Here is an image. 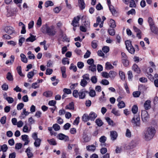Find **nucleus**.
I'll use <instances>...</instances> for the list:
<instances>
[{
    "mask_svg": "<svg viewBox=\"0 0 158 158\" xmlns=\"http://www.w3.org/2000/svg\"><path fill=\"white\" fill-rule=\"evenodd\" d=\"M111 113H113L115 115L118 116L120 115L119 111L118 110H116V109L115 108H113L112 109V110L111 111Z\"/></svg>",
    "mask_w": 158,
    "mask_h": 158,
    "instance_id": "c03bdc74",
    "label": "nucleus"
},
{
    "mask_svg": "<svg viewBox=\"0 0 158 158\" xmlns=\"http://www.w3.org/2000/svg\"><path fill=\"white\" fill-rule=\"evenodd\" d=\"M53 2L51 1H47L45 4V6L46 7H48L49 6H53Z\"/></svg>",
    "mask_w": 158,
    "mask_h": 158,
    "instance_id": "4c0bfd02",
    "label": "nucleus"
},
{
    "mask_svg": "<svg viewBox=\"0 0 158 158\" xmlns=\"http://www.w3.org/2000/svg\"><path fill=\"white\" fill-rule=\"evenodd\" d=\"M30 35L31 36L26 40V41L27 42L29 41L31 42H33L36 40L35 36L32 35H31V34Z\"/></svg>",
    "mask_w": 158,
    "mask_h": 158,
    "instance_id": "cd10ccee",
    "label": "nucleus"
},
{
    "mask_svg": "<svg viewBox=\"0 0 158 158\" xmlns=\"http://www.w3.org/2000/svg\"><path fill=\"white\" fill-rule=\"evenodd\" d=\"M105 119L109 125L112 126H114L115 125V124L114 123L113 121L109 117H106Z\"/></svg>",
    "mask_w": 158,
    "mask_h": 158,
    "instance_id": "c85d7f7f",
    "label": "nucleus"
},
{
    "mask_svg": "<svg viewBox=\"0 0 158 158\" xmlns=\"http://www.w3.org/2000/svg\"><path fill=\"white\" fill-rule=\"evenodd\" d=\"M126 48L128 51L131 54H134L135 53V49L132 45L131 42L129 40L125 42Z\"/></svg>",
    "mask_w": 158,
    "mask_h": 158,
    "instance_id": "f03ea898",
    "label": "nucleus"
},
{
    "mask_svg": "<svg viewBox=\"0 0 158 158\" xmlns=\"http://www.w3.org/2000/svg\"><path fill=\"white\" fill-rule=\"evenodd\" d=\"M80 17L79 16L75 17L72 21L71 24L74 27H77L79 23V21L80 19Z\"/></svg>",
    "mask_w": 158,
    "mask_h": 158,
    "instance_id": "0eeeda50",
    "label": "nucleus"
},
{
    "mask_svg": "<svg viewBox=\"0 0 158 158\" xmlns=\"http://www.w3.org/2000/svg\"><path fill=\"white\" fill-rule=\"evenodd\" d=\"M110 26L113 28H114L116 27V25H115V21L114 20L111 19L110 21Z\"/></svg>",
    "mask_w": 158,
    "mask_h": 158,
    "instance_id": "a18cd8bd",
    "label": "nucleus"
},
{
    "mask_svg": "<svg viewBox=\"0 0 158 158\" xmlns=\"http://www.w3.org/2000/svg\"><path fill=\"white\" fill-rule=\"evenodd\" d=\"M117 106L119 108L121 109L125 107V104L123 101L118 102Z\"/></svg>",
    "mask_w": 158,
    "mask_h": 158,
    "instance_id": "473e14b6",
    "label": "nucleus"
},
{
    "mask_svg": "<svg viewBox=\"0 0 158 158\" xmlns=\"http://www.w3.org/2000/svg\"><path fill=\"white\" fill-rule=\"evenodd\" d=\"M132 69L137 73L139 74L140 73L141 70L137 64H134L132 66Z\"/></svg>",
    "mask_w": 158,
    "mask_h": 158,
    "instance_id": "6ab92c4d",
    "label": "nucleus"
},
{
    "mask_svg": "<svg viewBox=\"0 0 158 158\" xmlns=\"http://www.w3.org/2000/svg\"><path fill=\"white\" fill-rule=\"evenodd\" d=\"M109 34L111 35H114L115 34V31L113 29H109L108 31Z\"/></svg>",
    "mask_w": 158,
    "mask_h": 158,
    "instance_id": "864d4df0",
    "label": "nucleus"
},
{
    "mask_svg": "<svg viewBox=\"0 0 158 158\" xmlns=\"http://www.w3.org/2000/svg\"><path fill=\"white\" fill-rule=\"evenodd\" d=\"M77 66L80 69H82L84 66V64L82 62H78L77 63Z\"/></svg>",
    "mask_w": 158,
    "mask_h": 158,
    "instance_id": "0e129e2a",
    "label": "nucleus"
},
{
    "mask_svg": "<svg viewBox=\"0 0 158 158\" xmlns=\"http://www.w3.org/2000/svg\"><path fill=\"white\" fill-rule=\"evenodd\" d=\"M132 122L134 123L136 126H139L140 124L139 115L137 114L134 115L132 119Z\"/></svg>",
    "mask_w": 158,
    "mask_h": 158,
    "instance_id": "20e7f679",
    "label": "nucleus"
},
{
    "mask_svg": "<svg viewBox=\"0 0 158 158\" xmlns=\"http://www.w3.org/2000/svg\"><path fill=\"white\" fill-rule=\"evenodd\" d=\"M83 138L84 141L85 142H88L90 140V139L88 137V136L85 134L83 135Z\"/></svg>",
    "mask_w": 158,
    "mask_h": 158,
    "instance_id": "a19ab883",
    "label": "nucleus"
},
{
    "mask_svg": "<svg viewBox=\"0 0 158 158\" xmlns=\"http://www.w3.org/2000/svg\"><path fill=\"white\" fill-rule=\"evenodd\" d=\"M141 116L142 121L144 123L147 122L149 118V116L147 111L145 110L142 111Z\"/></svg>",
    "mask_w": 158,
    "mask_h": 158,
    "instance_id": "7ed1b4c3",
    "label": "nucleus"
},
{
    "mask_svg": "<svg viewBox=\"0 0 158 158\" xmlns=\"http://www.w3.org/2000/svg\"><path fill=\"white\" fill-rule=\"evenodd\" d=\"M62 74V76L63 78L66 77V75L65 73L66 68L64 66H62L60 68Z\"/></svg>",
    "mask_w": 158,
    "mask_h": 158,
    "instance_id": "393cba45",
    "label": "nucleus"
},
{
    "mask_svg": "<svg viewBox=\"0 0 158 158\" xmlns=\"http://www.w3.org/2000/svg\"><path fill=\"white\" fill-rule=\"evenodd\" d=\"M21 138L22 140L25 142L24 145H27L30 142V141L29 140L28 136L26 135H22Z\"/></svg>",
    "mask_w": 158,
    "mask_h": 158,
    "instance_id": "f8f14e48",
    "label": "nucleus"
},
{
    "mask_svg": "<svg viewBox=\"0 0 158 158\" xmlns=\"http://www.w3.org/2000/svg\"><path fill=\"white\" fill-rule=\"evenodd\" d=\"M106 137L104 136L103 135L101 137L99 138V141L101 143V145L102 146H105V142L106 140Z\"/></svg>",
    "mask_w": 158,
    "mask_h": 158,
    "instance_id": "4468645a",
    "label": "nucleus"
},
{
    "mask_svg": "<svg viewBox=\"0 0 158 158\" xmlns=\"http://www.w3.org/2000/svg\"><path fill=\"white\" fill-rule=\"evenodd\" d=\"M138 143V141L137 140H133L130 142L129 145L126 147L127 149L130 150L135 148Z\"/></svg>",
    "mask_w": 158,
    "mask_h": 158,
    "instance_id": "39448f33",
    "label": "nucleus"
},
{
    "mask_svg": "<svg viewBox=\"0 0 158 158\" xmlns=\"http://www.w3.org/2000/svg\"><path fill=\"white\" fill-rule=\"evenodd\" d=\"M56 33V31L55 30L54 27L51 26L49 27L46 34L50 36H54Z\"/></svg>",
    "mask_w": 158,
    "mask_h": 158,
    "instance_id": "423d86ee",
    "label": "nucleus"
},
{
    "mask_svg": "<svg viewBox=\"0 0 158 158\" xmlns=\"http://www.w3.org/2000/svg\"><path fill=\"white\" fill-rule=\"evenodd\" d=\"M62 63L64 65H65L66 64H69V62L68 58L65 57L62 60Z\"/></svg>",
    "mask_w": 158,
    "mask_h": 158,
    "instance_id": "8fccbe9b",
    "label": "nucleus"
},
{
    "mask_svg": "<svg viewBox=\"0 0 158 158\" xmlns=\"http://www.w3.org/2000/svg\"><path fill=\"white\" fill-rule=\"evenodd\" d=\"M89 69L93 72L96 71V66L94 64L90 65L89 67Z\"/></svg>",
    "mask_w": 158,
    "mask_h": 158,
    "instance_id": "ea45409f",
    "label": "nucleus"
},
{
    "mask_svg": "<svg viewBox=\"0 0 158 158\" xmlns=\"http://www.w3.org/2000/svg\"><path fill=\"white\" fill-rule=\"evenodd\" d=\"M35 140V142L34 143V145L36 147H39L40 146L41 140L40 139L38 138L37 139H36Z\"/></svg>",
    "mask_w": 158,
    "mask_h": 158,
    "instance_id": "7c9ffc66",
    "label": "nucleus"
},
{
    "mask_svg": "<svg viewBox=\"0 0 158 158\" xmlns=\"http://www.w3.org/2000/svg\"><path fill=\"white\" fill-rule=\"evenodd\" d=\"M86 148L88 151L94 152L96 149L95 146L94 145L86 146Z\"/></svg>",
    "mask_w": 158,
    "mask_h": 158,
    "instance_id": "5701e85b",
    "label": "nucleus"
},
{
    "mask_svg": "<svg viewBox=\"0 0 158 158\" xmlns=\"http://www.w3.org/2000/svg\"><path fill=\"white\" fill-rule=\"evenodd\" d=\"M58 138L61 140H64L65 141H68L69 138L68 136L62 133H60L58 134Z\"/></svg>",
    "mask_w": 158,
    "mask_h": 158,
    "instance_id": "1a4fd4ad",
    "label": "nucleus"
},
{
    "mask_svg": "<svg viewBox=\"0 0 158 158\" xmlns=\"http://www.w3.org/2000/svg\"><path fill=\"white\" fill-rule=\"evenodd\" d=\"M110 11L112 13L113 15H114L116 13V10L114 9V7L112 5H110L108 6Z\"/></svg>",
    "mask_w": 158,
    "mask_h": 158,
    "instance_id": "72a5a7b5",
    "label": "nucleus"
},
{
    "mask_svg": "<svg viewBox=\"0 0 158 158\" xmlns=\"http://www.w3.org/2000/svg\"><path fill=\"white\" fill-rule=\"evenodd\" d=\"M82 77L83 79H82L84 80H85L86 81L88 82V81H90V78L89 77V75L88 74H85L82 76Z\"/></svg>",
    "mask_w": 158,
    "mask_h": 158,
    "instance_id": "58836bf2",
    "label": "nucleus"
},
{
    "mask_svg": "<svg viewBox=\"0 0 158 158\" xmlns=\"http://www.w3.org/2000/svg\"><path fill=\"white\" fill-rule=\"evenodd\" d=\"M17 71L18 74L21 77H24V75L22 73L21 68L20 66H18L16 69Z\"/></svg>",
    "mask_w": 158,
    "mask_h": 158,
    "instance_id": "e433bc0d",
    "label": "nucleus"
},
{
    "mask_svg": "<svg viewBox=\"0 0 158 158\" xmlns=\"http://www.w3.org/2000/svg\"><path fill=\"white\" fill-rule=\"evenodd\" d=\"M89 93V96L92 97H94L96 95L95 91L93 89L91 90Z\"/></svg>",
    "mask_w": 158,
    "mask_h": 158,
    "instance_id": "5fc2aeb1",
    "label": "nucleus"
},
{
    "mask_svg": "<svg viewBox=\"0 0 158 158\" xmlns=\"http://www.w3.org/2000/svg\"><path fill=\"white\" fill-rule=\"evenodd\" d=\"M24 104L22 103H19L17 106V109L18 110H21L24 106Z\"/></svg>",
    "mask_w": 158,
    "mask_h": 158,
    "instance_id": "338daca9",
    "label": "nucleus"
},
{
    "mask_svg": "<svg viewBox=\"0 0 158 158\" xmlns=\"http://www.w3.org/2000/svg\"><path fill=\"white\" fill-rule=\"evenodd\" d=\"M88 84V82L85 80L81 79L80 82V85L83 87L85 86Z\"/></svg>",
    "mask_w": 158,
    "mask_h": 158,
    "instance_id": "603ef678",
    "label": "nucleus"
},
{
    "mask_svg": "<svg viewBox=\"0 0 158 158\" xmlns=\"http://www.w3.org/2000/svg\"><path fill=\"white\" fill-rule=\"evenodd\" d=\"M27 153V155L28 158H30L33 157V154L31 152V150L29 147L25 151Z\"/></svg>",
    "mask_w": 158,
    "mask_h": 158,
    "instance_id": "b1692460",
    "label": "nucleus"
},
{
    "mask_svg": "<svg viewBox=\"0 0 158 158\" xmlns=\"http://www.w3.org/2000/svg\"><path fill=\"white\" fill-rule=\"evenodd\" d=\"M8 149V147L6 144H4L1 146V151L3 152L6 151Z\"/></svg>",
    "mask_w": 158,
    "mask_h": 158,
    "instance_id": "052dcab7",
    "label": "nucleus"
},
{
    "mask_svg": "<svg viewBox=\"0 0 158 158\" xmlns=\"http://www.w3.org/2000/svg\"><path fill=\"white\" fill-rule=\"evenodd\" d=\"M48 27L49 26L47 24H45L42 26L41 30L43 33L46 34Z\"/></svg>",
    "mask_w": 158,
    "mask_h": 158,
    "instance_id": "a211bd4d",
    "label": "nucleus"
},
{
    "mask_svg": "<svg viewBox=\"0 0 158 158\" xmlns=\"http://www.w3.org/2000/svg\"><path fill=\"white\" fill-rule=\"evenodd\" d=\"M52 128L54 129V130L56 131H59L60 129V126L56 123L53 125Z\"/></svg>",
    "mask_w": 158,
    "mask_h": 158,
    "instance_id": "de8ad7c7",
    "label": "nucleus"
},
{
    "mask_svg": "<svg viewBox=\"0 0 158 158\" xmlns=\"http://www.w3.org/2000/svg\"><path fill=\"white\" fill-rule=\"evenodd\" d=\"M88 92V91H86L84 89H81L79 92L78 96L79 98L81 99H83L85 98V93Z\"/></svg>",
    "mask_w": 158,
    "mask_h": 158,
    "instance_id": "9d476101",
    "label": "nucleus"
},
{
    "mask_svg": "<svg viewBox=\"0 0 158 158\" xmlns=\"http://www.w3.org/2000/svg\"><path fill=\"white\" fill-rule=\"evenodd\" d=\"M10 58L12 59L11 60H7L6 61V64H8L9 63H10L11 64H13L15 59V56H14L11 55L10 56Z\"/></svg>",
    "mask_w": 158,
    "mask_h": 158,
    "instance_id": "49530a36",
    "label": "nucleus"
},
{
    "mask_svg": "<svg viewBox=\"0 0 158 158\" xmlns=\"http://www.w3.org/2000/svg\"><path fill=\"white\" fill-rule=\"evenodd\" d=\"M30 113V112L26 111V109L25 108H23V112L21 113V117H22V116L24 115H25V116H27Z\"/></svg>",
    "mask_w": 158,
    "mask_h": 158,
    "instance_id": "bf43d9fd",
    "label": "nucleus"
},
{
    "mask_svg": "<svg viewBox=\"0 0 158 158\" xmlns=\"http://www.w3.org/2000/svg\"><path fill=\"white\" fill-rule=\"evenodd\" d=\"M5 95H6V97H5V95H4V98L6 100V101L8 102V103H12L14 101V99L10 97H8L6 94H5Z\"/></svg>",
    "mask_w": 158,
    "mask_h": 158,
    "instance_id": "aec40b11",
    "label": "nucleus"
},
{
    "mask_svg": "<svg viewBox=\"0 0 158 158\" xmlns=\"http://www.w3.org/2000/svg\"><path fill=\"white\" fill-rule=\"evenodd\" d=\"M6 78L9 81H12L13 80V76L10 72L7 73Z\"/></svg>",
    "mask_w": 158,
    "mask_h": 158,
    "instance_id": "f704fd0d",
    "label": "nucleus"
},
{
    "mask_svg": "<svg viewBox=\"0 0 158 158\" xmlns=\"http://www.w3.org/2000/svg\"><path fill=\"white\" fill-rule=\"evenodd\" d=\"M148 22L149 24V26L150 27V29H152V30H153V29H154V26H155L154 23L153 21V20L152 19L149 17L148 18Z\"/></svg>",
    "mask_w": 158,
    "mask_h": 158,
    "instance_id": "dca6fc26",
    "label": "nucleus"
},
{
    "mask_svg": "<svg viewBox=\"0 0 158 158\" xmlns=\"http://www.w3.org/2000/svg\"><path fill=\"white\" fill-rule=\"evenodd\" d=\"M133 29L134 31L136 32V36L138 37L139 39H140L141 38V31L136 27L135 26L133 27Z\"/></svg>",
    "mask_w": 158,
    "mask_h": 158,
    "instance_id": "ddd939ff",
    "label": "nucleus"
},
{
    "mask_svg": "<svg viewBox=\"0 0 158 158\" xmlns=\"http://www.w3.org/2000/svg\"><path fill=\"white\" fill-rule=\"evenodd\" d=\"M5 31L7 33L11 35L14 32V28L11 26H7L4 28Z\"/></svg>",
    "mask_w": 158,
    "mask_h": 158,
    "instance_id": "6e6552de",
    "label": "nucleus"
},
{
    "mask_svg": "<svg viewBox=\"0 0 158 158\" xmlns=\"http://www.w3.org/2000/svg\"><path fill=\"white\" fill-rule=\"evenodd\" d=\"M79 6L82 10L85 8V4L83 0H78Z\"/></svg>",
    "mask_w": 158,
    "mask_h": 158,
    "instance_id": "412c9836",
    "label": "nucleus"
},
{
    "mask_svg": "<svg viewBox=\"0 0 158 158\" xmlns=\"http://www.w3.org/2000/svg\"><path fill=\"white\" fill-rule=\"evenodd\" d=\"M79 92L77 90H74L73 92V95L75 98H77L79 96Z\"/></svg>",
    "mask_w": 158,
    "mask_h": 158,
    "instance_id": "13d9d810",
    "label": "nucleus"
},
{
    "mask_svg": "<svg viewBox=\"0 0 158 158\" xmlns=\"http://www.w3.org/2000/svg\"><path fill=\"white\" fill-rule=\"evenodd\" d=\"M65 108L69 110H74V105L73 102H71L69 104L66 106Z\"/></svg>",
    "mask_w": 158,
    "mask_h": 158,
    "instance_id": "bb28decb",
    "label": "nucleus"
},
{
    "mask_svg": "<svg viewBox=\"0 0 158 158\" xmlns=\"http://www.w3.org/2000/svg\"><path fill=\"white\" fill-rule=\"evenodd\" d=\"M156 132L155 128L152 127H149L144 133V139L145 140L149 141L154 137Z\"/></svg>",
    "mask_w": 158,
    "mask_h": 158,
    "instance_id": "f257e3e1",
    "label": "nucleus"
},
{
    "mask_svg": "<svg viewBox=\"0 0 158 158\" xmlns=\"http://www.w3.org/2000/svg\"><path fill=\"white\" fill-rule=\"evenodd\" d=\"M95 122L96 124L98 127H100L102 126L103 124L102 120L99 118L95 120Z\"/></svg>",
    "mask_w": 158,
    "mask_h": 158,
    "instance_id": "c756f323",
    "label": "nucleus"
},
{
    "mask_svg": "<svg viewBox=\"0 0 158 158\" xmlns=\"http://www.w3.org/2000/svg\"><path fill=\"white\" fill-rule=\"evenodd\" d=\"M60 35L61 36L62 40L63 41H69V40L67 38L66 35L64 34V32L63 31H61L60 33Z\"/></svg>",
    "mask_w": 158,
    "mask_h": 158,
    "instance_id": "4be33fe9",
    "label": "nucleus"
},
{
    "mask_svg": "<svg viewBox=\"0 0 158 158\" xmlns=\"http://www.w3.org/2000/svg\"><path fill=\"white\" fill-rule=\"evenodd\" d=\"M109 48L107 46H104L102 48L103 52L105 53H107L109 51Z\"/></svg>",
    "mask_w": 158,
    "mask_h": 158,
    "instance_id": "774afa93",
    "label": "nucleus"
},
{
    "mask_svg": "<svg viewBox=\"0 0 158 158\" xmlns=\"http://www.w3.org/2000/svg\"><path fill=\"white\" fill-rule=\"evenodd\" d=\"M109 77L111 78L114 77L116 75V73L113 71H111L109 73Z\"/></svg>",
    "mask_w": 158,
    "mask_h": 158,
    "instance_id": "09e8293b",
    "label": "nucleus"
},
{
    "mask_svg": "<svg viewBox=\"0 0 158 158\" xmlns=\"http://www.w3.org/2000/svg\"><path fill=\"white\" fill-rule=\"evenodd\" d=\"M82 118V120L85 122H86L88 121L89 120V115H88L87 114H84L83 115Z\"/></svg>",
    "mask_w": 158,
    "mask_h": 158,
    "instance_id": "c9c22d12",
    "label": "nucleus"
},
{
    "mask_svg": "<svg viewBox=\"0 0 158 158\" xmlns=\"http://www.w3.org/2000/svg\"><path fill=\"white\" fill-rule=\"evenodd\" d=\"M136 4L134 0H131L130 2V7H135Z\"/></svg>",
    "mask_w": 158,
    "mask_h": 158,
    "instance_id": "e2e57ef3",
    "label": "nucleus"
},
{
    "mask_svg": "<svg viewBox=\"0 0 158 158\" xmlns=\"http://www.w3.org/2000/svg\"><path fill=\"white\" fill-rule=\"evenodd\" d=\"M151 101L150 100L146 101L144 104V106L146 110H148L151 108Z\"/></svg>",
    "mask_w": 158,
    "mask_h": 158,
    "instance_id": "f3484780",
    "label": "nucleus"
},
{
    "mask_svg": "<svg viewBox=\"0 0 158 158\" xmlns=\"http://www.w3.org/2000/svg\"><path fill=\"white\" fill-rule=\"evenodd\" d=\"M53 94L52 92L51 91H46L44 93L43 95L46 97H51Z\"/></svg>",
    "mask_w": 158,
    "mask_h": 158,
    "instance_id": "a878e982",
    "label": "nucleus"
},
{
    "mask_svg": "<svg viewBox=\"0 0 158 158\" xmlns=\"http://www.w3.org/2000/svg\"><path fill=\"white\" fill-rule=\"evenodd\" d=\"M140 94V92L139 91H135L133 93V95L134 97H138Z\"/></svg>",
    "mask_w": 158,
    "mask_h": 158,
    "instance_id": "69168bd1",
    "label": "nucleus"
},
{
    "mask_svg": "<svg viewBox=\"0 0 158 158\" xmlns=\"http://www.w3.org/2000/svg\"><path fill=\"white\" fill-rule=\"evenodd\" d=\"M113 66L109 62H107L106 64V68L107 69H113Z\"/></svg>",
    "mask_w": 158,
    "mask_h": 158,
    "instance_id": "37998d69",
    "label": "nucleus"
},
{
    "mask_svg": "<svg viewBox=\"0 0 158 158\" xmlns=\"http://www.w3.org/2000/svg\"><path fill=\"white\" fill-rule=\"evenodd\" d=\"M122 63L125 66H127L128 65L129 62L127 59H123L122 60Z\"/></svg>",
    "mask_w": 158,
    "mask_h": 158,
    "instance_id": "3c124183",
    "label": "nucleus"
},
{
    "mask_svg": "<svg viewBox=\"0 0 158 158\" xmlns=\"http://www.w3.org/2000/svg\"><path fill=\"white\" fill-rule=\"evenodd\" d=\"M89 119L91 121H94L97 117V114L93 112H91L89 115Z\"/></svg>",
    "mask_w": 158,
    "mask_h": 158,
    "instance_id": "2eb2a0df",
    "label": "nucleus"
},
{
    "mask_svg": "<svg viewBox=\"0 0 158 158\" xmlns=\"http://www.w3.org/2000/svg\"><path fill=\"white\" fill-rule=\"evenodd\" d=\"M21 60L23 62L27 63V59L26 56L23 53H21L20 55Z\"/></svg>",
    "mask_w": 158,
    "mask_h": 158,
    "instance_id": "2f4dec72",
    "label": "nucleus"
},
{
    "mask_svg": "<svg viewBox=\"0 0 158 158\" xmlns=\"http://www.w3.org/2000/svg\"><path fill=\"white\" fill-rule=\"evenodd\" d=\"M84 23L82 25L84 26V27L87 29H89L90 27V22L88 21H85Z\"/></svg>",
    "mask_w": 158,
    "mask_h": 158,
    "instance_id": "6e6d98bb",
    "label": "nucleus"
},
{
    "mask_svg": "<svg viewBox=\"0 0 158 158\" xmlns=\"http://www.w3.org/2000/svg\"><path fill=\"white\" fill-rule=\"evenodd\" d=\"M47 141L49 143L50 145H55L56 144L55 140L53 139H48Z\"/></svg>",
    "mask_w": 158,
    "mask_h": 158,
    "instance_id": "79ce46f5",
    "label": "nucleus"
},
{
    "mask_svg": "<svg viewBox=\"0 0 158 158\" xmlns=\"http://www.w3.org/2000/svg\"><path fill=\"white\" fill-rule=\"evenodd\" d=\"M119 73L121 80H124L125 78L124 73L122 71H119Z\"/></svg>",
    "mask_w": 158,
    "mask_h": 158,
    "instance_id": "680f3d73",
    "label": "nucleus"
},
{
    "mask_svg": "<svg viewBox=\"0 0 158 158\" xmlns=\"http://www.w3.org/2000/svg\"><path fill=\"white\" fill-rule=\"evenodd\" d=\"M138 111V107L136 105H134L132 108V111L134 114H136Z\"/></svg>",
    "mask_w": 158,
    "mask_h": 158,
    "instance_id": "4d7b16f0",
    "label": "nucleus"
},
{
    "mask_svg": "<svg viewBox=\"0 0 158 158\" xmlns=\"http://www.w3.org/2000/svg\"><path fill=\"white\" fill-rule=\"evenodd\" d=\"M110 136L111 140L113 141L117 139L118 136L117 132L115 131H110Z\"/></svg>",
    "mask_w": 158,
    "mask_h": 158,
    "instance_id": "9b49d317",
    "label": "nucleus"
}]
</instances>
